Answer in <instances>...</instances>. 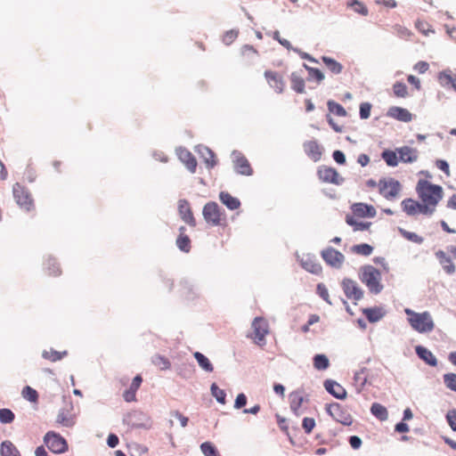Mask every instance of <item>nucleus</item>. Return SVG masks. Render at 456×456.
<instances>
[{
    "instance_id": "1",
    "label": "nucleus",
    "mask_w": 456,
    "mask_h": 456,
    "mask_svg": "<svg viewBox=\"0 0 456 456\" xmlns=\"http://www.w3.org/2000/svg\"><path fill=\"white\" fill-rule=\"evenodd\" d=\"M416 191L423 205V210L432 215L443 198V188L428 180L420 179L417 183Z\"/></svg>"
},
{
    "instance_id": "2",
    "label": "nucleus",
    "mask_w": 456,
    "mask_h": 456,
    "mask_svg": "<svg viewBox=\"0 0 456 456\" xmlns=\"http://www.w3.org/2000/svg\"><path fill=\"white\" fill-rule=\"evenodd\" d=\"M381 271L371 265H362L359 270V279L371 294L378 295L383 289Z\"/></svg>"
},
{
    "instance_id": "3",
    "label": "nucleus",
    "mask_w": 456,
    "mask_h": 456,
    "mask_svg": "<svg viewBox=\"0 0 456 456\" xmlns=\"http://www.w3.org/2000/svg\"><path fill=\"white\" fill-rule=\"evenodd\" d=\"M404 313L411 327L419 333H428L435 329V322L428 312L416 313L410 308H405Z\"/></svg>"
},
{
    "instance_id": "4",
    "label": "nucleus",
    "mask_w": 456,
    "mask_h": 456,
    "mask_svg": "<svg viewBox=\"0 0 456 456\" xmlns=\"http://www.w3.org/2000/svg\"><path fill=\"white\" fill-rule=\"evenodd\" d=\"M202 215L205 221L212 226H226L225 212L215 201H209L203 207Z\"/></svg>"
},
{
    "instance_id": "5",
    "label": "nucleus",
    "mask_w": 456,
    "mask_h": 456,
    "mask_svg": "<svg viewBox=\"0 0 456 456\" xmlns=\"http://www.w3.org/2000/svg\"><path fill=\"white\" fill-rule=\"evenodd\" d=\"M252 332L249 337L258 346L265 344V336L269 333V325L263 317H256L251 324Z\"/></svg>"
},
{
    "instance_id": "6",
    "label": "nucleus",
    "mask_w": 456,
    "mask_h": 456,
    "mask_svg": "<svg viewBox=\"0 0 456 456\" xmlns=\"http://www.w3.org/2000/svg\"><path fill=\"white\" fill-rule=\"evenodd\" d=\"M401 183L394 178H384L379 182V191L387 200H393L400 193Z\"/></svg>"
},
{
    "instance_id": "7",
    "label": "nucleus",
    "mask_w": 456,
    "mask_h": 456,
    "mask_svg": "<svg viewBox=\"0 0 456 456\" xmlns=\"http://www.w3.org/2000/svg\"><path fill=\"white\" fill-rule=\"evenodd\" d=\"M13 197L16 203L27 211L34 208V201L29 191L19 183H15L12 188Z\"/></svg>"
},
{
    "instance_id": "8",
    "label": "nucleus",
    "mask_w": 456,
    "mask_h": 456,
    "mask_svg": "<svg viewBox=\"0 0 456 456\" xmlns=\"http://www.w3.org/2000/svg\"><path fill=\"white\" fill-rule=\"evenodd\" d=\"M44 442L53 453H63L68 450L66 440L55 432H47L44 437Z\"/></svg>"
},
{
    "instance_id": "9",
    "label": "nucleus",
    "mask_w": 456,
    "mask_h": 456,
    "mask_svg": "<svg viewBox=\"0 0 456 456\" xmlns=\"http://www.w3.org/2000/svg\"><path fill=\"white\" fill-rule=\"evenodd\" d=\"M319 179L323 183L340 184L344 179L340 176L338 172L330 167L321 166L317 170Z\"/></svg>"
},
{
    "instance_id": "10",
    "label": "nucleus",
    "mask_w": 456,
    "mask_h": 456,
    "mask_svg": "<svg viewBox=\"0 0 456 456\" xmlns=\"http://www.w3.org/2000/svg\"><path fill=\"white\" fill-rule=\"evenodd\" d=\"M322 256L329 265L335 268H340L345 262V256L330 247L322 251Z\"/></svg>"
},
{
    "instance_id": "11",
    "label": "nucleus",
    "mask_w": 456,
    "mask_h": 456,
    "mask_svg": "<svg viewBox=\"0 0 456 456\" xmlns=\"http://www.w3.org/2000/svg\"><path fill=\"white\" fill-rule=\"evenodd\" d=\"M330 415L338 422L349 426L353 422L352 416L346 411L338 403L330 404L328 409Z\"/></svg>"
},
{
    "instance_id": "12",
    "label": "nucleus",
    "mask_w": 456,
    "mask_h": 456,
    "mask_svg": "<svg viewBox=\"0 0 456 456\" xmlns=\"http://www.w3.org/2000/svg\"><path fill=\"white\" fill-rule=\"evenodd\" d=\"M342 289L348 299L360 300L363 296V291L357 282L351 279H345L342 281Z\"/></svg>"
},
{
    "instance_id": "13",
    "label": "nucleus",
    "mask_w": 456,
    "mask_h": 456,
    "mask_svg": "<svg viewBox=\"0 0 456 456\" xmlns=\"http://www.w3.org/2000/svg\"><path fill=\"white\" fill-rule=\"evenodd\" d=\"M265 77L268 85L277 93L282 94L285 90L286 84L281 75L276 71L266 70Z\"/></svg>"
},
{
    "instance_id": "14",
    "label": "nucleus",
    "mask_w": 456,
    "mask_h": 456,
    "mask_svg": "<svg viewBox=\"0 0 456 456\" xmlns=\"http://www.w3.org/2000/svg\"><path fill=\"white\" fill-rule=\"evenodd\" d=\"M303 149L307 157L313 161L317 162L322 159L323 149L316 140L305 142Z\"/></svg>"
},
{
    "instance_id": "15",
    "label": "nucleus",
    "mask_w": 456,
    "mask_h": 456,
    "mask_svg": "<svg viewBox=\"0 0 456 456\" xmlns=\"http://www.w3.org/2000/svg\"><path fill=\"white\" fill-rule=\"evenodd\" d=\"M178 212L183 221L191 227L196 226V219L188 200H180L178 201Z\"/></svg>"
},
{
    "instance_id": "16",
    "label": "nucleus",
    "mask_w": 456,
    "mask_h": 456,
    "mask_svg": "<svg viewBox=\"0 0 456 456\" xmlns=\"http://www.w3.org/2000/svg\"><path fill=\"white\" fill-rule=\"evenodd\" d=\"M178 159L184 164L191 173H195L197 160L193 154L186 148L180 147L176 150Z\"/></svg>"
},
{
    "instance_id": "17",
    "label": "nucleus",
    "mask_w": 456,
    "mask_h": 456,
    "mask_svg": "<svg viewBox=\"0 0 456 456\" xmlns=\"http://www.w3.org/2000/svg\"><path fill=\"white\" fill-rule=\"evenodd\" d=\"M402 208L403 211L409 216H414L418 213L429 215V213L423 210L422 203L418 202L412 199H405L402 201Z\"/></svg>"
},
{
    "instance_id": "18",
    "label": "nucleus",
    "mask_w": 456,
    "mask_h": 456,
    "mask_svg": "<svg viewBox=\"0 0 456 456\" xmlns=\"http://www.w3.org/2000/svg\"><path fill=\"white\" fill-rule=\"evenodd\" d=\"M435 255L447 274H452L455 273V265L452 263L451 256H449L444 250H437Z\"/></svg>"
},
{
    "instance_id": "19",
    "label": "nucleus",
    "mask_w": 456,
    "mask_h": 456,
    "mask_svg": "<svg viewBox=\"0 0 456 456\" xmlns=\"http://www.w3.org/2000/svg\"><path fill=\"white\" fill-rule=\"evenodd\" d=\"M142 382V378L141 375H136L134 378L129 388L126 389L123 394V398L126 402L131 403L136 401V392L141 387Z\"/></svg>"
},
{
    "instance_id": "20",
    "label": "nucleus",
    "mask_w": 456,
    "mask_h": 456,
    "mask_svg": "<svg viewBox=\"0 0 456 456\" xmlns=\"http://www.w3.org/2000/svg\"><path fill=\"white\" fill-rule=\"evenodd\" d=\"M325 389L338 399H345L346 397V389L338 382L328 379L324 382Z\"/></svg>"
},
{
    "instance_id": "21",
    "label": "nucleus",
    "mask_w": 456,
    "mask_h": 456,
    "mask_svg": "<svg viewBox=\"0 0 456 456\" xmlns=\"http://www.w3.org/2000/svg\"><path fill=\"white\" fill-rule=\"evenodd\" d=\"M387 115L403 122H410L412 119L411 113L408 110L401 107H391L388 110Z\"/></svg>"
},
{
    "instance_id": "22",
    "label": "nucleus",
    "mask_w": 456,
    "mask_h": 456,
    "mask_svg": "<svg viewBox=\"0 0 456 456\" xmlns=\"http://www.w3.org/2000/svg\"><path fill=\"white\" fill-rule=\"evenodd\" d=\"M353 213L361 217H373L376 214L375 208L372 206L365 203H355L352 206Z\"/></svg>"
},
{
    "instance_id": "23",
    "label": "nucleus",
    "mask_w": 456,
    "mask_h": 456,
    "mask_svg": "<svg viewBox=\"0 0 456 456\" xmlns=\"http://www.w3.org/2000/svg\"><path fill=\"white\" fill-rule=\"evenodd\" d=\"M399 153V159L402 162L404 163H412L417 160L418 159V151L415 149H412L408 146H403L402 148H399L398 150Z\"/></svg>"
},
{
    "instance_id": "24",
    "label": "nucleus",
    "mask_w": 456,
    "mask_h": 456,
    "mask_svg": "<svg viewBox=\"0 0 456 456\" xmlns=\"http://www.w3.org/2000/svg\"><path fill=\"white\" fill-rule=\"evenodd\" d=\"M415 350L418 356L426 363L433 367L437 365V360L431 351L421 346H416Z\"/></svg>"
},
{
    "instance_id": "25",
    "label": "nucleus",
    "mask_w": 456,
    "mask_h": 456,
    "mask_svg": "<svg viewBox=\"0 0 456 456\" xmlns=\"http://www.w3.org/2000/svg\"><path fill=\"white\" fill-rule=\"evenodd\" d=\"M219 200L231 210L238 209L240 207V201L239 199L232 196L227 191H221L219 194Z\"/></svg>"
},
{
    "instance_id": "26",
    "label": "nucleus",
    "mask_w": 456,
    "mask_h": 456,
    "mask_svg": "<svg viewBox=\"0 0 456 456\" xmlns=\"http://www.w3.org/2000/svg\"><path fill=\"white\" fill-rule=\"evenodd\" d=\"M176 246L183 252L188 253L191 250V240L188 235L185 234V227L181 226L179 228V235L176 239Z\"/></svg>"
},
{
    "instance_id": "27",
    "label": "nucleus",
    "mask_w": 456,
    "mask_h": 456,
    "mask_svg": "<svg viewBox=\"0 0 456 456\" xmlns=\"http://www.w3.org/2000/svg\"><path fill=\"white\" fill-rule=\"evenodd\" d=\"M234 167L240 175H250L252 174L250 164L244 156H240L235 159Z\"/></svg>"
},
{
    "instance_id": "28",
    "label": "nucleus",
    "mask_w": 456,
    "mask_h": 456,
    "mask_svg": "<svg viewBox=\"0 0 456 456\" xmlns=\"http://www.w3.org/2000/svg\"><path fill=\"white\" fill-rule=\"evenodd\" d=\"M56 422L63 427H72L75 424V419L67 410H61L57 415Z\"/></svg>"
},
{
    "instance_id": "29",
    "label": "nucleus",
    "mask_w": 456,
    "mask_h": 456,
    "mask_svg": "<svg viewBox=\"0 0 456 456\" xmlns=\"http://www.w3.org/2000/svg\"><path fill=\"white\" fill-rule=\"evenodd\" d=\"M322 61L326 66V68L333 74H340L343 70V65L334 60L333 58L328 56H322Z\"/></svg>"
},
{
    "instance_id": "30",
    "label": "nucleus",
    "mask_w": 456,
    "mask_h": 456,
    "mask_svg": "<svg viewBox=\"0 0 456 456\" xmlns=\"http://www.w3.org/2000/svg\"><path fill=\"white\" fill-rule=\"evenodd\" d=\"M438 79L443 86H451L456 91V75L444 71L439 74Z\"/></svg>"
},
{
    "instance_id": "31",
    "label": "nucleus",
    "mask_w": 456,
    "mask_h": 456,
    "mask_svg": "<svg viewBox=\"0 0 456 456\" xmlns=\"http://www.w3.org/2000/svg\"><path fill=\"white\" fill-rule=\"evenodd\" d=\"M291 88L297 94L305 92V80L297 73L293 72L290 75Z\"/></svg>"
},
{
    "instance_id": "32",
    "label": "nucleus",
    "mask_w": 456,
    "mask_h": 456,
    "mask_svg": "<svg viewBox=\"0 0 456 456\" xmlns=\"http://www.w3.org/2000/svg\"><path fill=\"white\" fill-rule=\"evenodd\" d=\"M1 456H20V452L16 446L10 441H4L0 448Z\"/></svg>"
},
{
    "instance_id": "33",
    "label": "nucleus",
    "mask_w": 456,
    "mask_h": 456,
    "mask_svg": "<svg viewBox=\"0 0 456 456\" xmlns=\"http://www.w3.org/2000/svg\"><path fill=\"white\" fill-rule=\"evenodd\" d=\"M351 251L356 255L368 256L372 254L373 247L367 243H362L354 245L351 248Z\"/></svg>"
},
{
    "instance_id": "34",
    "label": "nucleus",
    "mask_w": 456,
    "mask_h": 456,
    "mask_svg": "<svg viewBox=\"0 0 456 456\" xmlns=\"http://www.w3.org/2000/svg\"><path fill=\"white\" fill-rule=\"evenodd\" d=\"M194 357L197 360L199 365L206 371L212 372L214 370V367L208 357H206L203 354L200 352L194 353Z\"/></svg>"
},
{
    "instance_id": "35",
    "label": "nucleus",
    "mask_w": 456,
    "mask_h": 456,
    "mask_svg": "<svg viewBox=\"0 0 456 456\" xmlns=\"http://www.w3.org/2000/svg\"><path fill=\"white\" fill-rule=\"evenodd\" d=\"M66 354H67L66 351L59 352L54 349H50L48 351L45 350L42 353L43 358H45V360H48L50 362H53L61 360Z\"/></svg>"
},
{
    "instance_id": "36",
    "label": "nucleus",
    "mask_w": 456,
    "mask_h": 456,
    "mask_svg": "<svg viewBox=\"0 0 456 456\" xmlns=\"http://www.w3.org/2000/svg\"><path fill=\"white\" fill-rule=\"evenodd\" d=\"M371 413L380 420H385L388 417V412L386 407L380 403H374L370 407Z\"/></svg>"
},
{
    "instance_id": "37",
    "label": "nucleus",
    "mask_w": 456,
    "mask_h": 456,
    "mask_svg": "<svg viewBox=\"0 0 456 456\" xmlns=\"http://www.w3.org/2000/svg\"><path fill=\"white\" fill-rule=\"evenodd\" d=\"M382 159L389 167H396L399 162V158L395 151L386 150L381 154Z\"/></svg>"
},
{
    "instance_id": "38",
    "label": "nucleus",
    "mask_w": 456,
    "mask_h": 456,
    "mask_svg": "<svg viewBox=\"0 0 456 456\" xmlns=\"http://www.w3.org/2000/svg\"><path fill=\"white\" fill-rule=\"evenodd\" d=\"M313 360L314 367L318 370H327L330 366V361L325 354H316Z\"/></svg>"
},
{
    "instance_id": "39",
    "label": "nucleus",
    "mask_w": 456,
    "mask_h": 456,
    "mask_svg": "<svg viewBox=\"0 0 456 456\" xmlns=\"http://www.w3.org/2000/svg\"><path fill=\"white\" fill-rule=\"evenodd\" d=\"M256 55L257 52L252 46L245 45L241 49L242 61L245 64H248L251 60H255Z\"/></svg>"
},
{
    "instance_id": "40",
    "label": "nucleus",
    "mask_w": 456,
    "mask_h": 456,
    "mask_svg": "<svg viewBox=\"0 0 456 456\" xmlns=\"http://www.w3.org/2000/svg\"><path fill=\"white\" fill-rule=\"evenodd\" d=\"M373 263L380 266V268H381L380 271H381V273H384L386 278L387 276L392 277V274L390 273L391 268L389 266L387 260L385 257L376 256L373 258Z\"/></svg>"
},
{
    "instance_id": "41",
    "label": "nucleus",
    "mask_w": 456,
    "mask_h": 456,
    "mask_svg": "<svg viewBox=\"0 0 456 456\" xmlns=\"http://www.w3.org/2000/svg\"><path fill=\"white\" fill-rule=\"evenodd\" d=\"M346 222L354 227V231H364L370 228V223L368 222H358L354 219V217L351 216H346Z\"/></svg>"
},
{
    "instance_id": "42",
    "label": "nucleus",
    "mask_w": 456,
    "mask_h": 456,
    "mask_svg": "<svg viewBox=\"0 0 456 456\" xmlns=\"http://www.w3.org/2000/svg\"><path fill=\"white\" fill-rule=\"evenodd\" d=\"M363 314L365 317L368 319L370 322H375L379 321L383 314L381 313V310L379 308H367L363 310Z\"/></svg>"
},
{
    "instance_id": "43",
    "label": "nucleus",
    "mask_w": 456,
    "mask_h": 456,
    "mask_svg": "<svg viewBox=\"0 0 456 456\" xmlns=\"http://www.w3.org/2000/svg\"><path fill=\"white\" fill-rule=\"evenodd\" d=\"M21 395L24 399L31 403H37L38 401V393L37 392V390H35L29 386H26L25 387H23Z\"/></svg>"
},
{
    "instance_id": "44",
    "label": "nucleus",
    "mask_w": 456,
    "mask_h": 456,
    "mask_svg": "<svg viewBox=\"0 0 456 456\" xmlns=\"http://www.w3.org/2000/svg\"><path fill=\"white\" fill-rule=\"evenodd\" d=\"M327 105H328V109H329L330 112L335 114L338 117H346V111L341 104H339L334 101H329Z\"/></svg>"
},
{
    "instance_id": "45",
    "label": "nucleus",
    "mask_w": 456,
    "mask_h": 456,
    "mask_svg": "<svg viewBox=\"0 0 456 456\" xmlns=\"http://www.w3.org/2000/svg\"><path fill=\"white\" fill-rule=\"evenodd\" d=\"M415 28L424 36H428L429 33H434L432 26L424 20L418 19L415 22Z\"/></svg>"
},
{
    "instance_id": "46",
    "label": "nucleus",
    "mask_w": 456,
    "mask_h": 456,
    "mask_svg": "<svg viewBox=\"0 0 456 456\" xmlns=\"http://www.w3.org/2000/svg\"><path fill=\"white\" fill-rule=\"evenodd\" d=\"M152 362L154 365H156L162 370H168L171 366V363L168 361V359L162 355H155L152 358Z\"/></svg>"
},
{
    "instance_id": "47",
    "label": "nucleus",
    "mask_w": 456,
    "mask_h": 456,
    "mask_svg": "<svg viewBox=\"0 0 456 456\" xmlns=\"http://www.w3.org/2000/svg\"><path fill=\"white\" fill-rule=\"evenodd\" d=\"M211 393L217 402L222 404L225 403L226 394L223 389L219 388L216 383L211 385Z\"/></svg>"
},
{
    "instance_id": "48",
    "label": "nucleus",
    "mask_w": 456,
    "mask_h": 456,
    "mask_svg": "<svg viewBox=\"0 0 456 456\" xmlns=\"http://www.w3.org/2000/svg\"><path fill=\"white\" fill-rule=\"evenodd\" d=\"M347 6L352 7L353 10L357 13H360L363 16L368 15V8L362 3L357 0L348 2Z\"/></svg>"
},
{
    "instance_id": "49",
    "label": "nucleus",
    "mask_w": 456,
    "mask_h": 456,
    "mask_svg": "<svg viewBox=\"0 0 456 456\" xmlns=\"http://www.w3.org/2000/svg\"><path fill=\"white\" fill-rule=\"evenodd\" d=\"M400 233L403 237L410 241L415 242L417 244H421L424 241V239L418 235L415 232H408L403 229H400Z\"/></svg>"
},
{
    "instance_id": "50",
    "label": "nucleus",
    "mask_w": 456,
    "mask_h": 456,
    "mask_svg": "<svg viewBox=\"0 0 456 456\" xmlns=\"http://www.w3.org/2000/svg\"><path fill=\"white\" fill-rule=\"evenodd\" d=\"M200 449L205 456H220L216 448L209 442L203 443Z\"/></svg>"
},
{
    "instance_id": "51",
    "label": "nucleus",
    "mask_w": 456,
    "mask_h": 456,
    "mask_svg": "<svg viewBox=\"0 0 456 456\" xmlns=\"http://www.w3.org/2000/svg\"><path fill=\"white\" fill-rule=\"evenodd\" d=\"M15 415L10 409H0V421L4 424L12 423L14 420Z\"/></svg>"
},
{
    "instance_id": "52",
    "label": "nucleus",
    "mask_w": 456,
    "mask_h": 456,
    "mask_svg": "<svg viewBox=\"0 0 456 456\" xmlns=\"http://www.w3.org/2000/svg\"><path fill=\"white\" fill-rule=\"evenodd\" d=\"M47 273L51 276H58L61 273L59 265L54 259H48L46 263Z\"/></svg>"
},
{
    "instance_id": "53",
    "label": "nucleus",
    "mask_w": 456,
    "mask_h": 456,
    "mask_svg": "<svg viewBox=\"0 0 456 456\" xmlns=\"http://www.w3.org/2000/svg\"><path fill=\"white\" fill-rule=\"evenodd\" d=\"M444 382L447 388L456 392V374L446 373L444 375Z\"/></svg>"
},
{
    "instance_id": "54",
    "label": "nucleus",
    "mask_w": 456,
    "mask_h": 456,
    "mask_svg": "<svg viewBox=\"0 0 456 456\" xmlns=\"http://www.w3.org/2000/svg\"><path fill=\"white\" fill-rule=\"evenodd\" d=\"M394 30L398 37L403 39H409L412 36V32L406 27L395 25Z\"/></svg>"
},
{
    "instance_id": "55",
    "label": "nucleus",
    "mask_w": 456,
    "mask_h": 456,
    "mask_svg": "<svg viewBox=\"0 0 456 456\" xmlns=\"http://www.w3.org/2000/svg\"><path fill=\"white\" fill-rule=\"evenodd\" d=\"M303 266L305 270L313 273H320L322 272V266L318 263H314L310 260L303 261Z\"/></svg>"
},
{
    "instance_id": "56",
    "label": "nucleus",
    "mask_w": 456,
    "mask_h": 456,
    "mask_svg": "<svg viewBox=\"0 0 456 456\" xmlns=\"http://www.w3.org/2000/svg\"><path fill=\"white\" fill-rule=\"evenodd\" d=\"M394 94L397 97H405L408 94L407 86L403 83L397 82L393 86Z\"/></svg>"
},
{
    "instance_id": "57",
    "label": "nucleus",
    "mask_w": 456,
    "mask_h": 456,
    "mask_svg": "<svg viewBox=\"0 0 456 456\" xmlns=\"http://www.w3.org/2000/svg\"><path fill=\"white\" fill-rule=\"evenodd\" d=\"M302 427L306 434H310L315 427L314 419L308 417L304 418L302 421Z\"/></svg>"
},
{
    "instance_id": "58",
    "label": "nucleus",
    "mask_w": 456,
    "mask_h": 456,
    "mask_svg": "<svg viewBox=\"0 0 456 456\" xmlns=\"http://www.w3.org/2000/svg\"><path fill=\"white\" fill-rule=\"evenodd\" d=\"M371 104L369 102H362L360 105V117L362 119H367L370 116Z\"/></svg>"
},
{
    "instance_id": "59",
    "label": "nucleus",
    "mask_w": 456,
    "mask_h": 456,
    "mask_svg": "<svg viewBox=\"0 0 456 456\" xmlns=\"http://www.w3.org/2000/svg\"><path fill=\"white\" fill-rule=\"evenodd\" d=\"M305 67L308 70L309 74L313 77H314L318 82H321V81H322L324 79V75H323V73L320 69H315V68H312V67H308L305 64Z\"/></svg>"
},
{
    "instance_id": "60",
    "label": "nucleus",
    "mask_w": 456,
    "mask_h": 456,
    "mask_svg": "<svg viewBox=\"0 0 456 456\" xmlns=\"http://www.w3.org/2000/svg\"><path fill=\"white\" fill-rule=\"evenodd\" d=\"M303 403V397L302 396H299V395H297V396H294L292 399H291V402H290V409L297 415L298 414V410L300 409L301 407V404Z\"/></svg>"
},
{
    "instance_id": "61",
    "label": "nucleus",
    "mask_w": 456,
    "mask_h": 456,
    "mask_svg": "<svg viewBox=\"0 0 456 456\" xmlns=\"http://www.w3.org/2000/svg\"><path fill=\"white\" fill-rule=\"evenodd\" d=\"M207 155L208 156H205V162L208 166V167H214L216 163H217V160H216V155L214 154V152L208 149H207Z\"/></svg>"
},
{
    "instance_id": "62",
    "label": "nucleus",
    "mask_w": 456,
    "mask_h": 456,
    "mask_svg": "<svg viewBox=\"0 0 456 456\" xmlns=\"http://www.w3.org/2000/svg\"><path fill=\"white\" fill-rule=\"evenodd\" d=\"M238 37V31L229 30L223 37V42L225 45H231Z\"/></svg>"
},
{
    "instance_id": "63",
    "label": "nucleus",
    "mask_w": 456,
    "mask_h": 456,
    "mask_svg": "<svg viewBox=\"0 0 456 456\" xmlns=\"http://www.w3.org/2000/svg\"><path fill=\"white\" fill-rule=\"evenodd\" d=\"M446 419L451 428L456 431V410L449 411Z\"/></svg>"
},
{
    "instance_id": "64",
    "label": "nucleus",
    "mask_w": 456,
    "mask_h": 456,
    "mask_svg": "<svg viewBox=\"0 0 456 456\" xmlns=\"http://www.w3.org/2000/svg\"><path fill=\"white\" fill-rule=\"evenodd\" d=\"M277 424L279 428L286 434L289 435V425L287 419L279 414H276Z\"/></svg>"
}]
</instances>
